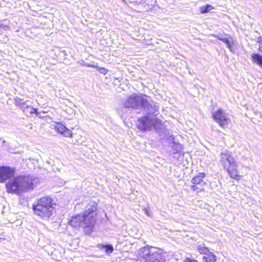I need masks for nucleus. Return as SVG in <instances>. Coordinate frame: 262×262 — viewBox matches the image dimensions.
<instances>
[{
  "instance_id": "f257e3e1",
  "label": "nucleus",
  "mask_w": 262,
  "mask_h": 262,
  "mask_svg": "<svg viewBox=\"0 0 262 262\" xmlns=\"http://www.w3.org/2000/svg\"><path fill=\"white\" fill-rule=\"evenodd\" d=\"M98 215V204L93 202L86 206L82 212L71 216L68 224L74 230H79L82 228L85 233L90 234L94 229Z\"/></svg>"
},
{
  "instance_id": "f03ea898",
  "label": "nucleus",
  "mask_w": 262,
  "mask_h": 262,
  "mask_svg": "<svg viewBox=\"0 0 262 262\" xmlns=\"http://www.w3.org/2000/svg\"><path fill=\"white\" fill-rule=\"evenodd\" d=\"M55 203L50 195L42 196L38 199L32 205L34 214L42 220H49L55 211Z\"/></svg>"
},
{
  "instance_id": "7ed1b4c3",
  "label": "nucleus",
  "mask_w": 262,
  "mask_h": 262,
  "mask_svg": "<svg viewBox=\"0 0 262 262\" xmlns=\"http://www.w3.org/2000/svg\"><path fill=\"white\" fill-rule=\"evenodd\" d=\"M7 192L20 194L33 188L32 179L26 176H18L10 180L6 184Z\"/></svg>"
},
{
  "instance_id": "20e7f679",
  "label": "nucleus",
  "mask_w": 262,
  "mask_h": 262,
  "mask_svg": "<svg viewBox=\"0 0 262 262\" xmlns=\"http://www.w3.org/2000/svg\"><path fill=\"white\" fill-rule=\"evenodd\" d=\"M220 161L224 169L229 177L236 181H239L243 177L238 168V165L231 151L226 150L220 154Z\"/></svg>"
},
{
  "instance_id": "39448f33",
  "label": "nucleus",
  "mask_w": 262,
  "mask_h": 262,
  "mask_svg": "<svg viewBox=\"0 0 262 262\" xmlns=\"http://www.w3.org/2000/svg\"><path fill=\"white\" fill-rule=\"evenodd\" d=\"M139 256L144 262H163L165 260L162 249L148 246L141 249Z\"/></svg>"
},
{
  "instance_id": "423d86ee",
  "label": "nucleus",
  "mask_w": 262,
  "mask_h": 262,
  "mask_svg": "<svg viewBox=\"0 0 262 262\" xmlns=\"http://www.w3.org/2000/svg\"><path fill=\"white\" fill-rule=\"evenodd\" d=\"M147 97L146 95L133 94L126 100V106L132 108H136L139 106L147 107L149 105V103Z\"/></svg>"
},
{
  "instance_id": "0eeeda50",
  "label": "nucleus",
  "mask_w": 262,
  "mask_h": 262,
  "mask_svg": "<svg viewBox=\"0 0 262 262\" xmlns=\"http://www.w3.org/2000/svg\"><path fill=\"white\" fill-rule=\"evenodd\" d=\"M206 177V173L204 172H199L194 176L191 180L190 189L196 194L204 192L207 183L204 179Z\"/></svg>"
},
{
  "instance_id": "6e6552de",
  "label": "nucleus",
  "mask_w": 262,
  "mask_h": 262,
  "mask_svg": "<svg viewBox=\"0 0 262 262\" xmlns=\"http://www.w3.org/2000/svg\"><path fill=\"white\" fill-rule=\"evenodd\" d=\"M212 119L218 124L221 128H226L230 123L231 120L226 114L225 111L219 108L211 114Z\"/></svg>"
},
{
  "instance_id": "1a4fd4ad",
  "label": "nucleus",
  "mask_w": 262,
  "mask_h": 262,
  "mask_svg": "<svg viewBox=\"0 0 262 262\" xmlns=\"http://www.w3.org/2000/svg\"><path fill=\"white\" fill-rule=\"evenodd\" d=\"M197 250L200 254L204 255L203 259L205 262H216V255L208 247L199 245L197 247Z\"/></svg>"
},
{
  "instance_id": "9d476101",
  "label": "nucleus",
  "mask_w": 262,
  "mask_h": 262,
  "mask_svg": "<svg viewBox=\"0 0 262 262\" xmlns=\"http://www.w3.org/2000/svg\"><path fill=\"white\" fill-rule=\"evenodd\" d=\"M15 174V170L9 166H0V183H3L10 180Z\"/></svg>"
},
{
  "instance_id": "9b49d317",
  "label": "nucleus",
  "mask_w": 262,
  "mask_h": 262,
  "mask_svg": "<svg viewBox=\"0 0 262 262\" xmlns=\"http://www.w3.org/2000/svg\"><path fill=\"white\" fill-rule=\"evenodd\" d=\"M138 122L137 127L140 130L146 132L150 129V119L147 116L138 118Z\"/></svg>"
},
{
  "instance_id": "f8f14e48",
  "label": "nucleus",
  "mask_w": 262,
  "mask_h": 262,
  "mask_svg": "<svg viewBox=\"0 0 262 262\" xmlns=\"http://www.w3.org/2000/svg\"><path fill=\"white\" fill-rule=\"evenodd\" d=\"M54 128L58 133L66 137H73V133L72 130L68 128L61 122H56Z\"/></svg>"
},
{
  "instance_id": "ddd939ff",
  "label": "nucleus",
  "mask_w": 262,
  "mask_h": 262,
  "mask_svg": "<svg viewBox=\"0 0 262 262\" xmlns=\"http://www.w3.org/2000/svg\"><path fill=\"white\" fill-rule=\"evenodd\" d=\"M252 60L258 64L259 66L262 67V56L258 54L254 53L251 56Z\"/></svg>"
},
{
  "instance_id": "4468645a",
  "label": "nucleus",
  "mask_w": 262,
  "mask_h": 262,
  "mask_svg": "<svg viewBox=\"0 0 262 262\" xmlns=\"http://www.w3.org/2000/svg\"><path fill=\"white\" fill-rule=\"evenodd\" d=\"M214 8L210 4H207L206 6H202L200 8V11L201 13H206L214 9Z\"/></svg>"
},
{
  "instance_id": "2eb2a0df",
  "label": "nucleus",
  "mask_w": 262,
  "mask_h": 262,
  "mask_svg": "<svg viewBox=\"0 0 262 262\" xmlns=\"http://www.w3.org/2000/svg\"><path fill=\"white\" fill-rule=\"evenodd\" d=\"M88 66L96 69L100 73L103 74V75H106L108 73V70L105 68H100L98 66L94 64H88Z\"/></svg>"
},
{
  "instance_id": "dca6fc26",
  "label": "nucleus",
  "mask_w": 262,
  "mask_h": 262,
  "mask_svg": "<svg viewBox=\"0 0 262 262\" xmlns=\"http://www.w3.org/2000/svg\"><path fill=\"white\" fill-rule=\"evenodd\" d=\"M151 124L155 128H160L162 126V121L158 118H154L151 120Z\"/></svg>"
},
{
  "instance_id": "f3484780",
  "label": "nucleus",
  "mask_w": 262,
  "mask_h": 262,
  "mask_svg": "<svg viewBox=\"0 0 262 262\" xmlns=\"http://www.w3.org/2000/svg\"><path fill=\"white\" fill-rule=\"evenodd\" d=\"M14 104L18 107H22L25 105V102H24L23 100L20 98L16 97L14 98Z\"/></svg>"
},
{
  "instance_id": "a211bd4d",
  "label": "nucleus",
  "mask_w": 262,
  "mask_h": 262,
  "mask_svg": "<svg viewBox=\"0 0 262 262\" xmlns=\"http://www.w3.org/2000/svg\"><path fill=\"white\" fill-rule=\"evenodd\" d=\"M101 248L104 249L107 253H112L114 251V248L111 245H102Z\"/></svg>"
},
{
  "instance_id": "6ab92c4d",
  "label": "nucleus",
  "mask_w": 262,
  "mask_h": 262,
  "mask_svg": "<svg viewBox=\"0 0 262 262\" xmlns=\"http://www.w3.org/2000/svg\"><path fill=\"white\" fill-rule=\"evenodd\" d=\"M217 39L220 40L222 41L224 43L227 45V47L229 48H230L231 47V42L230 40L228 38H221V37H217Z\"/></svg>"
},
{
  "instance_id": "aec40b11",
  "label": "nucleus",
  "mask_w": 262,
  "mask_h": 262,
  "mask_svg": "<svg viewBox=\"0 0 262 262\" xmlns=\"http://www.w3.org/2000/svg\"><path fill=\"white\" fill-rule=\"evenodd\" d=\"M184 262H199L196 259L193 258H190V257H186L184 259Z\"/></svg>"
},
{
  "instance_id": "412c9836",
  "label": "nucleus",
  "mask_w": 262,
  "mask_h": 262,
  "mask_svg": "<svg viewBox=\"0 0 262 262\" xmlns=\"http://www.w3.org/2000/svg\"><path fill=\"white\" fill-rule=\"evenodd\" d=\"M31 114H36L37 115L39 114L37 108L31 107V111H30Z\"/></svg>"
},
{
  "instance_id": "4be33fe9",
  "label": "nucleus",
  "mask_w": 262,
  "mask_h": 262,
  "mask_svg": "<svg viewBox=\"0 0 262 262\" xmlns=\"http://www.w3.org/2000/svg\"><path fill=\"white\" fill-rule=\"evenodd\" d=\"M144 211H145V213L146 214V215H147V216H151V214H152V213H151V212H150V210H149V208H145L144 209Z\"/></svg>"
},
{
  "instance_id": "5701e85b",
  "label": "nucleus",
  "mask_w": 262,
  "mask_h": 262,
  "mask_svg": "<svg viewBox=\"0 0 262 262\" xmlns=\"http://www.w3.org/2000/svg\"><path fill=\"white\" fill-rule=\"evenodd\" d=\"M31 107L30 105H27V107Z\"/></svg>"
}]
</instances>
